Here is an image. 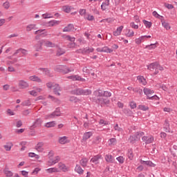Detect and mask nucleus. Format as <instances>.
Masks as SVG:
<instances>
[{
    "label": "nucleus",
    "instance_id": "nucleus-1",
    "mask_svg": "<svg viewBox=\"0 0 177 177\" xmlns=\"http://www.w3.org/2000/svg\"><path fill=\"white\" fill-rule=\"evenodd\" d=\"M47 157L48 159L47 161V165L48 167H52V165H55V164H57V162L60 161V157L59 156H55V153L53 151L48 152Z\"/></svg>",
    "mask_w": 177,
    "mask_h": 177
},
{
    "label": "nucleus",
    "instance_id": "nucleus-2",
    "mask_svg": "<svg viewBox=\"0 0 177 177\" xmlns=\"http://www.w3.org/2000/svg\"><path fill=\"white\" fill-rule=\"evenodd\" d=\"M46 86L48 88V89H53L54 93L58 96H60V91L62 90L60 89V86H59L58 84L53 82H48L46 84Z\"/></svg>",
    "mask_w": 177,
    "mask_h": 177
},
{
    "label": "nucleus",
    "instance_id": "nucleus-3",
    "mask_svg": "<svg viewBox=\"0 0 177 177\" xmlns=\"http://www.w3.org/2000/svg\"><path fill=\"white\" fill-rule=\"evenodd\" d=\"M17 55H21L20 48L18 50H16L14 52V53L12 54V55H10V56L7 57V59H9L10 60L8 62V63H10V64H15V63H17V57H16V56H17Z\"/></svg>",
    "mask_w": 177,
    "mask_h": 177
},
{
    "label": "nucleus",
    "instance_id": "nucleus-4",
    "mask_svg": "<svg viewBox=\"0 0 177 177\" xmlns=\"http://www.w3.org/2000/svg\"><path fill=\"white\" fill-rule=\"evenodd\" d=\"M150 38H151V35H142L135 39V43L136 45H140L142 42H145V41L150 39Z\"/></svg>",
    "mask_w": 177,
    "mask_h": 177
},
{
    "label": "nucleus",
    "instance_id": "nucleus-5",
    "mask_svg": "<svg viewBox=\"0 0 177 177\" xmlns=\"http://www.w3.org/2000/svg\"><path fill=\"white\" fill-rule=\"evenodd\" d=\"M91 93H92V91H91V90H84L82 88H77L75 91V95H85V96H88V95H91Z\"/></svg>",
    "mask_w": 177,
    "mask_h": 177
},
{
    "label": "nucleus",
    "instance_id": "nucleus-6",
    "mask_svg": "<svg viewBox=\"0 0 177 177\" xmlns=\"http://www.w3.org/2000/svg\"><path fill=\"white\" fill-rule=\"evenodd\" d=\"M45 44V40L41 39L37 41L36 44H35L33 48L36 52H41L42 50V45Z\"/></svg>",
    "mask_w": 177,
    "mask_h": 177
},
{
    "label": "nucleus",
    "instance_id": "nucleus-7",
    "mask_svg": "<svg viewBox=\"0 0 177 177\" xmlns=\"http://www.w3.org/2000/svg\"><path fill=\"white\" fill-rule=\"evenodd\" d=\"M18 86L19 89H27V88L30 86V84H28V82L20 80L18 81Z\"/></svg>",
    "mask_w": 177,
    "mask_h": 177
},
{
    "label": "nucleus",
    "instance_id": "nucleus-8",
    "mask_svg": "<svg viewBox=\"0 0 177 177\" xmlns=\"http://www.w3.org/2000/svg\"><path fill=\"white\" fill-rule=\"evenodd\" d=\"M157 65L158 63H152L147 66V68L149 70V71H154L153 74L154 75H157L158 74V71H157Z\"/></svg>",
    "mask_w": 177,
    "mask_h": 177
},
{
    "label": "nucleus",
    "instance_id": "nucleus-9",
    "mask_svg": "<svg viewBox=\"0 0 177 177\" xmlns=\"http://www.w3.org/2000/svg\"><path fill=\"white\" fill-rule=\"evenodd\" d=\"M95 50V48L93 47H86V48H84L83 50H78L77 51V53H92Z\"/></svg>",
    "mask_w": 177,
    "mask_h": 177
},
{
    "label": "nucleus",
    "instance_id": "nucleus-10",
    "mask_svg": "<svg viewBox=\"0 0 177 177\" xmlns=\"http://www.w3.org/2000/svg\"><path fill=\"white\" fill-rule=\"evenodd\" d=\"M122 30H124V26H120L116 28L115 30L113 32V35L114 37H120L121 33L122 32Z\"/></svg>",
    "mask_w": 177,
    "mask_h": 177
},
{
    "label": "nucleus",
    "instance_id": "nucleus-11",
    "mask_svg": "<svg viewBox=\"0 0 177 177\" xmlns=\"http://www.w3.org/2000/svg\"><path fill=\"white\" fill-rule=\"evenodd\" d=\"M140 162L142 165H147V167H156V165L150 160H145L143 159H140Z\"/></svg>",
    "mask_w": 177,
    "mask_h": 177
},
{
    "label": "nucleus",
    "instance_id": "nucleus-12",
    "mask_svg": "<svg viewBox=\"0 0 177 177\" xmlns=\"http://www.w3.org/2000/svg\"><path fill=\"white\" fill-rule=\"evenodd\" d=\"M35 149L39 153H44L45 149H44V142H38L35 146Z\"/></svg>",
    "mask_w": 177,
    "mask_h": 177
},
{
    "label": "nucleus",
    "instance_id": "nucleus-13",
    "mask_svg": "<svg viewBox=\"0 0 177 177\" xmlns=\"http://www.w3.org/2000/svg\"><path fill=\"white\" fill-rule=\"evenodd\" d=\"M68 78L69 80H72V81H82V82H85V79L78 75L69 76Z\"/></svg>",
    "mask_w": 177,
    "mask_h": 177
},
{
    "label": "nucleus",
    "instance_id": "nucleus-14",
    "mask_svg": "<svg viewBox=\"0 0 177 177\" xmlns=\"http://www.w3.org/2000/svg\"><path fill=\"white\" fill-rule=\"evenodd\" d=\"M58 142L61 145H66L67 143H70V140L68 139V137L67 136L60 137L58 140Z\"/></svg>",
    "mask_w": 177,
    "mask_h": 177
},
{
    "label": "nucleus",
    "instance_id": "nucleus-15",
    "mask_svg": "<svg viewBox=\"0 0 177 177\" xmlns=\"http://www.w3.org/2000/svg\"><path fill=\"white\" fill-rule=\"evenodd\" d=\"M143 142H145L147 145H149L150 143H153L154 142V137L153 136H143L142 137Z\"/></svg>",
    "mask_w": 177,
    "mask_h": 177
},
{
    "label": "nucleus",
    "instance_id": "nucleus-16",
    "mask_svg": "<svg viewBox=\"0 0 177 177\" xmlns=\"http://www.w3.org/2000/svg\"><path fill=\"white\" fill-rule=\"evenodd\" d=\"M100 104H109L110 103V100H109V98L106 97H101L98 99Z\"/></svg>",
    "mask_w": 177,
    "mask_h": 177
},
{
    "label": "nucleus",
    "instance_id": "nucleus-17",
    "mask_svg": "<svg viewBox=\"0 0 177 177\" xmlns=\"http://www.w3.org/2000/svg\"><path fill=\"white\" fill-rule=\"evenodd\" d=\"M43 122L44 121L42 119L38 118L34 122L33 125L31 126V128H37V127H41Z\"/></svg>",
    "mask_w": 177,
    "mask_h": 177
},
{
    "label": "nucleus",
    "instance_id": "nucleus-18",
    "mask_svg": "<svg viewBox=\"0 0 177 177\" xmlns=\"http://www.w3.org/2000/svg\"><path fill=\"white\" fill-rule=\"evenodd\" d=\"M144 93L145 95H146L148 97V99L149 97H151V95H153L154 93V91L150 89V88H144Z\"/></svg>",
    "mask_w": 177,
    "mask_h": 177
},
{
    "label": "nucleus",
    "instance_id": "nucleus-19",
    "mask_svg": "<svg viewBox=\"0 0 177 177\" xmlns=\"http://www.w3.org/2000/svg\"><path fill=\"white\" fill-rule=\"evenodd\" d=\"M102 158V156L100 155H97L95 156H94L93 158H92L90 160V162H93V164H95V165H97V164H99V160Z\"/></svg>",
    "mask_w": 177,
    "mask_h": 177
},
{
    "label": "nucleus",
    "instance_id": "nucleus-20",
    "mask_svg": "<svg viewBox=\"0 0 177 177\" xmlns=\"http://www.w3.org/2000/svg\"><path fill=\"white\" fill-rule=\"evenodd\" d=\"M73 30H74V25H73L72 24H69L68 26L64 28L63 32H70L71 31H73Z\"/></svg>",
    "mask_w": 177,
    "mask_h": 177
},
{
    "label": "nucleus",
    "instance_id": "nucleus-21",
    "mask_svg": "<svg viewBox=\"0 0 177 177\" xmlns=\"http://www.w3.org/2000/svg\"><path fill=\"white\" fill-rule=\"evenodd\" d=\"M12 147H13V143L10 142H8L3 145V149L6 150V151H10Z\"/></svg>",
    "mask_w": 177,
    "mask_h": 177
},
{
    "label": "nucleus",
    "instance_id": "nucleus-22",
    "mask_svg": "<svg viewBox=\"0 0 177 177\" xmlns=\"http://www.w3.org/2000/svg\"><path fill=\"white\" fill-rule=\"evenodd\" d=\"M55 125H57L56 121L48 122L44 124L45 128H55Z\"/></svg>",
    "mask_w": 177,
    "mask_h": 177
},
{
    "label": "nucleus",
    "instance_id": "nucleus-23",
    "mask_svg": "<svg viewBox=\"0 0 177 177\" xmlns=\"http://www.w3.org/2000/svg\"><path fill=\"white\" fill-rule=\"evenodd\" d=\"M137 80L139 82V84H141L142 85H147V81L145 79V77L143 76H138Z\"/></svg>",
    "mask_w": 177,
    "mask_h": 177
},
{
    "label": "nucleus",
    "instance_id": "nucleus-24",
    "mask_svg": "<svg viewBox=\"0 0 177 177\" xmlns=\"http://www.w3.org/2000/svg\"><path fill=\"white\" fill-rule=\"evenodd\" d=\"M109 5H110V0L104 1L101 5L102 10H106L109 8Z\"/></svg>",
    "mask_w": 177,
    "mask_h": 177
},
{
    "label": "nucleus",
    "instance_id": "nucleus-25",
    "mask_svg": "<svg viewBox=\"0 0 177 177\" xmlns=\"http://www.w3.org/2000/svg\"><path fill=\"white\" fill-rule=\"evenodd\" d=\"M59 24H60L59 21L53 20L48 22V27H55L59 26Z\"/></svg>",
    "mask_w": 177,
    "mask_h": 177
},
{
    "label": "nucleus",
    "instance_id": "nucleus-26",
    "mask_svg": "<svg viewBox=\"0 0 177 177\" xmlns=\"http://www.w3.org/2000/svg\"><path fill=\"white\" fill-rule=\"evenodd\" d=\"M29 80L30 81H33L35 82H42V80H41V78H39L37 75H32L29 77Z\"/></svg>",
    "mask_w": 177,
    "mask_h": 177
},
{
    "label": "nucleus",
    "instance_id": "nucleus-27",
    "mask_svg": "<svg viewBox=\"0 0 177 177\" xmlns=\"http://www.w3.org/2000/svg\"><path fill=\"white\" fill-rule=\"evenodd\" d=\"M32 30H37V24H31L26 26V31L30 32L32 31Z\"/></svg>",
    "mask_w": 177,
    "mask_h": 177
},
{
    "label": "nucleus",
    "instance_id": "nucleus-28",
    "mask_svg": "<svg viewBox=\"0 0 177 177\" xmlns=\"http://www.w3.org/2000/svg\"><path fill=\"white\" fill-rule=\"evenodd\" d=\"M63 39H65L66 41H71V42H75V37H71L70 35H64L62 36Z\"/></svg>",
    "mask_w": 177,
    "mask_h": 177
},
{
    "label": "nucleus",
    "instance_id": "nucleus-29",
    "mask_svg": "<svg viewBox=\"0 0 177 177\" xmlns=\"http://www.w3.org/2000/svg\"><path fill=\"white\" fill-rule=\"evenodd\" d=\"M44 45L47 48H55L56 47V44H55L52 41H44Z\"/></svg>",
    "mask_w": 177,
    "mask_h": 177
},
{
    "label": "nucleus",
    "instance_id": "nucleus-30",
    "mask_svg": "<svg viewBox=\"0 0 177 177\" xmlns=\"http://www.w3.org/2000/svg\"><path fill=\"white\" fill-rule=\"evenodd\" d=\"M105 160L106 162H114V158L111 155H106Z\"/></svg>",
    "mask_w": 177,
    "mask_h": 177
},
{
    "label": "nucleus",
    "instance_id": "nucleus-31",
    "mask_svg": "<svg viewBox=\"0 0 177 177\" xmlns=\"http://www.w3.org/2000/svg\"><path fill=\"white\" fill-rule=\"evenodd\" d=\"M73 9V7L70 6H64L62 7L63 12H65L66 13H70L71 12V10Z\"/></svg>",
    "mask_w": 177,
    "mask_h": 177
},
{
    "label": "nucleus",
    "instance_id": "nucleus-32",
    "mask_svg": "<svg viewBox=\"0 0 177 177\" xmlns=\"http://www.w3.org/2000/svg\"><path fill=\"white\" fill-rule=\"evenodd\" d=\"M157 44L158 43L156 42L155 44H151L150 45H147L145 46V49H148L149 50H151V49H156V48H157Z\"/></svg>",
    "mask_w": 177,
    "mask_h": 177
},
{
    "label": "nucleus",
    "instance_id": "nucleus-33",
    "mask_svg": "<svg viewBox=\"0 0 177 177\" xmlns=\"http://www.w3.org/2000/svg\"><path fill=\"white\" fill-rule=\"evenodd\" d=\"M75 171L77 174H80V175H82V174H84V169H82V167H81L80 165H76Z\"/></svg>",
    "mask_w": 177,
    "mask_h": 177
},
{
    "label": "nucleus",
    "instance_id": "nucleus-34",
    "mask_svg": "<svg viewBox=\"0 0 177 177\" xmlns=\"http://www.w3.org/2000/svg\"><path fill=\"white\" fill-rule=\"evenodd\" d=\"M92 135H93V133H92L91 131L85 133L83 136V140H88V139L92 136Z\"/></svg>",
    "mask_w": 177,
    "mask_h": 177
},
{
    "label": "nucleus",
    "instance_id": "nucleus-35",
    "mask_svg": "<svg viewBox=\"0 0 177 177\" xmlns=\"http://www.w3.org/2000/svg\"><path fill=\"white\" fill-rule=\"evenodd\" d=\"M127 33L126 34V37L129 38H132V37H135V32L131 29L127 30Z\"/></svg>",
    "mask_w": 177,
    "mask_h": 177
},
{
    "label": "nucleus",
    "instance_id": "nucleus-36",
    "mask_svg": "<svg viewBox=\"0 0 177 177\" xmlns=\"http://www.w3.org/2000/svg\"><path fill=\"white\" fill-rule=\"evenodd\" d=\"M66 68V66L63 65H59L56 66L55 71H57L58 73H63V70Z\"/></svg>",
    "mask_w": 177,
    "mask_h": 177
},
{
    "label": "nucleus",
    "instance_id": "nucleus-37",
    "mask_svg": "<svg viewBox=\"0 0 177 177\" xmlns=\"http://www.w3.org/2000/svg\"><path fill=\"white\" fill-rule=\"evenodd\" d=\"M46 171L48 174H53V172H59V171L57 170V168H56V167L47 169H46Z\"/></svg>",
    "mask_w": 177,
    "mask_h": 177
},
{
    "label": "nucleus",
    "instance_id": "nucleus-38",
    "mask_svg": "<svg viewBox=\"0 0 177 177\" xmlns=\"http://www.w3.org/2000/svg\"><path fill=\"white\" fill-rule=\"evenodd\" d=\"M4 174H5L6 176H7V177L13 176V172L8 169H6L4 170Z\"/></svg>",
    "mask_w": 177,
    "mask_h": 177
},
{
    "label": "nucleus",
    "instance_id": "nucleus-39",
    "mask_svg": "<svg viewBox=\"0 0 177 177\" xmlns=\"http://www.w3.org/2000/svg\"><path fill=\"white\" fill-rule=\"evenodd\" d=\"M88 161V158H84L80 160V165H82V167H86Z\"/></svg>",
    "mask_w": 177,
    "mask_h": 177
},
{
    "label": "nucleus",
    "instance_id": "nucleus-40",
    "mask_svg": "<svg viewBox=\"0 0 177 177\" xmlns=\"http://www.w3.org/2000/svg\"><path fill=\"white\" fill-rule=\"evenodd\" d=\"M102 142V138H100V136H97L95 138H94L93 140V143L94 145H99V143Z\"/></svg>",
    "mask_w": 177,
    "mask_h": 177
},
{
    "label": "nucleus",
    "instance_id": "nucleus-41",
    "mask_svg": "<svg viewBox=\"0 0 177 177\" xmlns=\"http://www.w3.org/2000/svg\"><path fill=\"white\" fill-rule=\"evenodd\" d=\"M102 52H104V53H112L113 49L107 46H104L102 48Z\"/></svg>",
    "mask_w": 177,
    "mask_h": 177
},
{
    "label": "nucleus",
    "instance_id": "nucleus-42",
    "mask_svg": "<svg viewBox=\"0 0 177 177\" xmlns=\"http://www.w3.org/2000/svg\"><path fill=\"white\" fill-rule=\"evenodd\" d=\"M84 19H86V20H88L89 21H92L95 20V17H93V15H91L89 14H87V15H84Z\"/></svg>",
    "mask_w": 177,
    "mask_h": 177
},
{
    "label": "nucleus",
    "instance_id": "nucleus-43",
    "mask_svg": "<svg viewBox=\"0 0 177 177\" xmlns=\"http://www.w3.org/2000/svg\"><path fill=\"white\" fill-rule=\"evenodd\" d=\"M2 6L5 10H8V9L10 8V3L9 1H6L3 3Z\"/></svg>",
    "mask_w": 177,
    "mask_h": 177
},
{
    "label": "nucleus",
    "instance_id": "nucleus-44",
    "mask_svg": "<svg viewBox=\"0 0 177 177\" xmlns=\"http://www.w3.org/2000/svg\"><path fill=\"white\" fill-rule=\"evenodd\" d=\"M162 26L165 28L166 30H171V26H169V24H168L166 21H162Z\"/></svg>",
    "mask_w": 177,
    "mask_h": 177
},
{
    "label": "nucleus",
    "instance_id": "nucleus-45",
    "mask_svg": "<svg viewBox=\"0 0 177 177\" xmlns=\"http://www.w3.org/2000/svg\"><path fill=\"white\" fill-rule=\"evenodd\" d=\"M143 135H145V133L143 132H140V133H137L134 135V136H136V138L137 140H140V138H142V136H143Z\"/></svg>",
    "mask_w": 177,
    "mask_h": 177
},
{
    "label": "nucleus",
    "instance_id": "nucleus-46",
    "mask_svg": "<svg viewBox=\"0 0 177 177\" xmlns=\"http://www.w3.org/2000/svg\"><path fill=\"white\" fill-rule=\"evenodd\" d=\"M69 100L73 103H78V102H80V99L77 98L76 97H70Z\"/></svg>",
    "mask_w": 177,
    "mask_h": 177
},
{
    "label": "nucleus",
    "instance_id": "nucleus-47",
    "mask_svg": "<svg viewBox=\"0 0 177 177\" xmlns=\"http://www.w3.org/2000/svg\"><path fill=\"white\" fill-rule=\"evenodd\" d=\"M127 156L129 160H133V151H132V150L129 149L128 151Z\"/></svg>",
    "mask_w": 177,
    "mask_h": 177
},
{
    "label": "nucleus",
    "instance_id": "nucleus-48",
    "mask_svg": "<svg viewBox=\"0 0 177 177\" xmlns=\"http://www.w3.org/2000/svg\"><path fill=\"white\" fill-rule=\"evenodd\" d=\"M59 169H61V171H63L64 172H66L67 171V167H66V165H64L62 163H59Z\"/></svg>",
    "mask_w": 177,
    "mask_h": 177
},
{
    "label": "nucleus",
    "instance_id": "nucleus-49",
    "mask_svg": "<svg viewBox=\"0 0 177 177\" xmlns=\"http://www.w3.org/2000/svg\"><path fill=\"white\" fill-rule=\"evenodd\" d=\"M142 21H143V23H144V24H145V26L147 28H150L151 27V22H149V21H146L145 19Z\"/></svg>",
    "mask_w": 177,
    "mask_h": 177
},
{
    "label": "nucleus",
    "instance_id": "nucleus-50",
    "mask_svg": "<svg viewBox=\"0 0 177 177\" xmlns=\"http://www.w3.org/2000/svg\"><path fill=\"white\" fill-rule=\"evenodd\" d=\"M138 140L136 139V136H132L129 138V141L130 143H135V142H138Z\"/></svg>",
    "mask_w": 177,
    "mask_h": 177
},
{
    "label": "nucleus",
    "instance_id": "nucleus-51",
    "mask_svg": "<svg viewBox=\"0 0 177 177\" xmlns=\"http://www.w3.org/2000/svg\"><path fill=\"white\" fill-rule=\"evenodd\" d=\"M116 142H117V140L115 138H111L109 140V145L110 146H114V145H115Z\"/></svg>",
    "mask_w": 177,
    "mask_h": 177
},
{
    "label": "nucleus",
    "instance_id": "nucleus-52",
    "mask_svg": "<svg viewBox=\"0 0 177 177\" xmlns=\"http://www.w3.org/2000/svg\"><path fill=\"white\" fill-rule=\"evenodd\" d=\"M41 171V168L39 167H36L34 169L32 172L31 173V175H38V173Z\"/></svg>",
    "mask_w": 177,
    "mask_h": 177
},
{
    "label": "nucleus",
    "instance_id": "nucleus-53",
    "mask_svg": "<svg viewBox=\"0 0 177 177\" xmlns=\"http://www.w3.org/2000/svg\"><path fill=\"white\" fill-rule=\"evenodd\" d=\"M139 110H142V111H147L149 110V106H146L145 105L138 106Z\"/></svg>",
    "mask_w": 177,
    "mask_h": 177
},
{
    "label": "nucleus",
    "instance_id": "nucleus-54",
    "mask_svg": "<svg viewBox=\"0 0 177 177\" xmlns=\"http://www.w3.org/2000/svg\"><path fill=\"white\" fill-rule=\"evenodd\" d=\"M21 106H31V101L26 100L21 103Z\"/></svg>",
    "mask_w": 177,
    "mask_h": 177
},
{
    "label": "nucleus",
    "instance_id": "nucleus-55",
    "mask_svg": "<svg viewBox=\"0 0 177 177\" xmlns=\"http://www.w3.org/2000/svg\"><path fill=\"white\" fill-rule=\"evenodd\" d=\"M116 160L120 162V164H124V162L125 161V158L122 156L118 157Z\"/></svg>",
    "mask_w": 177,
    "mask_h": 177
},
{
    "label": "nucleus",
    "instance_id": "nucleus-56",
    "mask_svg": "<svg viewBox=\"0 0 177 177\" xmlns=\"http://www.w3.org/2000/svg\"><path fill=\"white\" fill-rule=\"evenodd\" d=\"M40 71H42L44 73V74H45L46 75H49L50 74V71L48 70V68H39Z\"/></svg>",
    "mask_w": 177,
    "mask_h": 177
},
{
    "label": "nucleus",
    "instance_id": "nucleus-57",
    "mask_svg": "<svg viewBox=\"0 0 177 177\" xmlns=\"http://www.w3.org/2000/svg\"><path fill=\"white\" fill-rule=\"evenodd\" d=\"M64 53H65L64 50H63L62 48H58L57 52V56H62V55H64Z\"/></svg>",
    "mask_w": 177,
    "mask_h": 177
},
{
    "label": "nucleus",
    "instance_id": "nucleus-58",
    "mask_svg": "<svg viewBox=\"0 0 177 177\" xmlns=\"http://www.w3.org/2000/svg\"><path fill=\"white\" fill-rule=\"evenodd\" d=\"M130 27H131V28H134V30H138V28H139V26L135 24V22H131L130 24Z\"/></svg>",
    "mask_w": 177,
    "mask_h": 177
},
{
    "label": "nucleus",
    "instance_id": "nucleus-59",
    "mask_svg": "<svg viewBox=\"0 0 177 177\" xmlns=\"http://www.w3.org/2000/svg\"><path fill=\"white\" fill-rule=\"evenodd\" d=\"M62 73H63L64 74H67V73H71V69H70L69 68L65 66L64 70H62Z\"/></svg>",
    "mask_w": 177,
    "mask_h": 177
},
{
    "label": "nucleus",
    "instance_id": "nucleus-60",
    "mask_svg": "<svg viewBox=\"0 0 177 177\" xmlns=\"http://www.w3.org/2000/svg\"><path fill=\"white\" fill-rule=\"evenodd\" d=\"M20 172H21V174L22 176L28 177V171H27L26 170H22Z\"/></svg>",
    "mask_w": 177,
    "mask_h": 177
},
{
    "label": "nucleus",
    "instance_id": "nucleus-61",
    "mask_svg": "<svg viewBox=\"0 0 177 177\" xmlns=\"http://www.w3.org/2000/svg\"><path fill=\"white\" fill-rule=\"evenodd\" d=\"M97 96H100V97H103L104 95V91H102V90H99L97 92H96Z\"/></svg>",
    "mask_w": 177,
    "mask_h": 177
},
{
    "label": "nucleus",
    "instance_id": "nucleus-62",
    "mask_svg": "<svg viewBox=\"0 0 177 177\" xmlns=\"http://www.w3.org/2000/svg\"><path fill=\"white\" fill-rule=\"evenodd\" d=\"M42 17L43 19H50V17H52V15H50V14L48 13H45L42 15Z\"/></svg>",
    "mask_w": 177,
    "mask_h": 177
},
{
    "label": "nucleus",
    "instance_id": "nucleus-63",
    "mask_svg": "<svg viewBox=\"0 0 177 177\" xmlns=\"http://www.w3.org/2000/svg\"><path fill=\"white\" fill-rule=\"evenodd\" d=\"M110 96H111V93L109 92V91H104V97H110Z\"/></svg>",
    "mask_w": 177,
    "mask_h": 177
},
{
    "label": "nucleus",
    "instance_id": "nucleus-64",
    "mask_svg": "<svg viewBox=\"0 0 177 177\" xmlns=\"http://www.w3.org/2000/svg\"><path fill=\"white\" fill-rule=\"evenodd\" d=\"M129 106L131 109H136V102H131Z\"/></svg>",
    "mask_w": 177,
    "mask_h": 177
}]
</instances>
